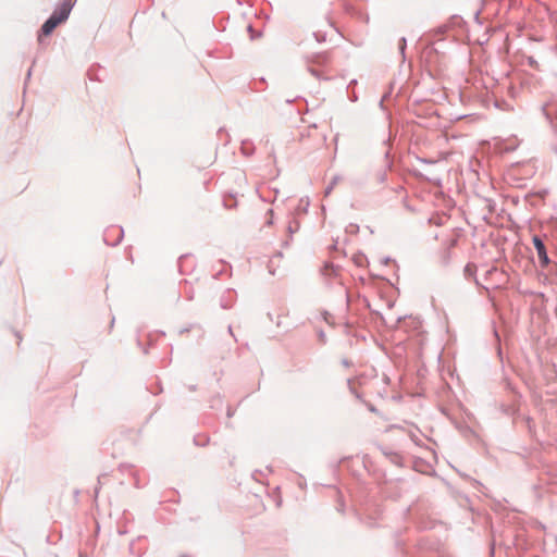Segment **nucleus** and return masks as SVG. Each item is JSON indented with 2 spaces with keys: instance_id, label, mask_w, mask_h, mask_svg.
Instances as JSON below:
<instances>
[{
  "instance_id": "f257e3e1",
  "label": "nucleus",
  "mask_w": 557,
  "mask_h": 557,
  "mask_svg": "<svg viewBox=\"0 0 557 557\" xmlns=\"http://www.w3.org/2000/svg\"><path fill=\"white\" fill-rule=\"evenodd\" d=\"M71 12V5L70 3H62L53 13L52 15L45 22V24L41 26V33L39 35V40L41 39V36H49L57 26H59L61 23L65 22L70 15Z\"/></svg>"
},
{
  "instance_id": "f03ea898",
  "label": "nucleus",
  "mask_w": 557,
  "mask_h": 557,
  "mask_svg": "<svg viewBox=\"0 0 557 557\" xmlns=\"http://www.w3.org/2000/svg\"><path fill=\"white\" fill-rule=\"evenodd\" d=\"M533 244H534L537 256H539L540 260L542 261V263L547 264L548 257H547L546 249H545V246H544V243L542 242V239L537 236H534Z\"/></svg>"
}]
</instances>
